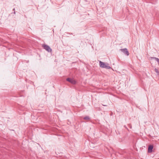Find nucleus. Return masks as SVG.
<instances>
[{"mask_svg":"<svg viewBox=\"0 0 159 159\" xmlns=\"http://www.w3.org/2000/svg\"><path fill=\"white\" fill-rule=\"evenodd\" d=\"M99 65L102 68H105L107 69H110L111 68L110 66H108V64H105L101 61H99Z\"/></svg>","mask_w":159,"mask_h":159,"instance_id":"obj_1","label":"nucleus"},{"mask_svg":"<svg viewBox=\"0 0 159 159\" xmlns=\"http://www.w3.org/2000/svg\"><path fill=\"white\" fill-rule=\"evenodd\" d=\"M42 47L48 52H51L52 51V49L50 48L49 46L47 45L43 44L42 45Z\"/></svg>","mask_w":159,"mask_h":159,"instance_id":"obj_2","label":"nucleus"},{"mask_svg":"<svg viewBox=\"0 0 159 159\" xmlns=\"http://www.w3.org/2000/svg\"><path fill=\"white\" fill-rule=\"evenodd\" d=\"M120 50L125 55L127 56L129 55V53L127 48L121 49Z\"/></svg>","mask_w":159,"mask_h":159,"instance_id":"obj_3","label":"nucleus"},{"mask_svg":"<svg viewBox=\"0 0 159 159\" xmlns=\"http://www.w3.org/2000/svg\"><path fill=\"white\" fill-rule=\"evenodd\" d=\"M66 80L73 84H76V81L73 79L67 78L66 79Z\"/></svg>","mask_w":159,"mask_h":159,"instance_id":"obj_4","label":"nucleus"},{"mask_svg":"<svg viewBox=\"0 0 159 159\" xmlns=\"http://www.w3.org/2000/svg\"><path fill=\"white\" fill-rule=\"evenodd\" d=\"M153 148V146L152 145H150L148 147V151L149 153L151 152H152V150Z\"/></svg>","mask_w":159,"mask_h":159,"instance_id":"obj_5","label":"nucleus"},{"mask_svg":"<svg viewBox=\"0 0 159 159\" xmlns=\"http://www.w3.org/2000/svg\"><path fill=\"white\" fill-rule=\"evenodd\" d=\"M155 71L157 73V75H159V71L158 70L157 68H155L154 69Z\"/></svg>","mask_w":159,"mask_h":159,"instance_id":"obj_6","label":"nucleus"},{"mask_svg":"<svg viewBox=\"0 0 159 159\" xmlns=\"http://www.w3.org/2000/svg\"><path fill=\"white\" fill-rule=\"evenodd\" d=\"M90 119L89 116H86L84 117V119L85 120H89Z\"/></svg>","mask_w":159,"mask_h":159,"instance_id":"obj_7","label":"nucleus"},{"mask_svg":"<svg viewBox=\"0 0 159 159\" xmlns=\"http://www.w3.org/2000/svg\"><path fill=\"white\" fill-rule=\"evenodd\" d=\"M151 59H155L156 60V61H157V60H158V58H156V57H151Z\"/></svg>","mask_w":159,"mask_h":159,"instance_id":"obj_8","label":"nucleus"},{"mask_svg":"<svg viewBox=\"0 0 159 159\" xmlns=\"http://www.w3.org/2000/svg\"><path fill=\"white\" fill-rule=\"evenodd\" d=\"M157 61L158 62V64L159 65V59H158V60H157Z\"/></svg>","mask_w":159,"mask_h":159,"instance_id":"obj_9","label":"nucleus"},{"mask_svg":"<svg viewBox=\"0 0 159 159\" xmlns=\"http://www.w3.org/2000/svg\"><path fill=\"white\" fill-rule=\"evenodd\" d=\"M103 105V106H107V105Z\"/></svg>","mask_w":159,"mask_h":159,"instance_id":"obj_10","label":"nucleus"}]
</instances>
